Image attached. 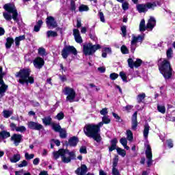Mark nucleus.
I'll return each mask as SVG.
<instances>
[{
  "label": "nucleus",
  "instance_id": "nucleus-24",
  "mask_svg": "<svg viewBox=\"0 0 175 175\" xmlns=\"http://www.w3.org/2000/svg\"><path fill=\"white\" fill-rule=\"evenodd\" d=\"M21 159V155H20V154H15L10 158V161L12 163H17Z\"/></svg>",
  "mask_w": 175,
  "mask_h": 175
},
{
  "label": "nucleus",
  "instance_id": "nucleus-20",
  "mask_svg": "<svg viewBox=\"0 0 175 175\" xmlns=\"http://www.w3.org/2000/svg\"><path fill=\"white\" fill-rule=\"evenodd\" d=\"M77 143H79V138L77 137H72L68 140V146H70V147H76Z\"/></svg>",
  "mask_w": 175,
  "mask_h": 175
},
{
  "label": "nucleus",
  "instance_id": "nucleus-42",
  "mask_svg": "<svg viewBox=\"0 0 175 175\" xmlns=\"http://www.w3.org/2000/svg\"><path fill=\"white\" fill-rule=\"evenodd\" d=\"M120 50L123 54H129V50L125 45H122L120 48Z\"/></svg>",
  "mask_w": 175,
  "mask_h": 175
},
{
  "label": "nucleus",
  "instance_id": "nucleus-34",
  "mask_svg": "<svg viewBox=\"0 0 175 175\" xmlns=\"http://www.w3.org/2000/svg\"><path fill=\"white\" fill-rule=\"evenodd\" d=\"M51 126H52V129H53L55 132H59V131L62 129L59 124H57L55 123H52Z\"/></svg>",
  "mask_w": 175,
  "mask_h": 175
},
{
  "label": "nucleus",
  "instance_id": "nucleus-15",
  "mask_svg": "<svg viewBox=\"0 0 175 175\" xmlns=\"http://www.w3.org/2000/svg\"><path fill=\"white\" fill-rule=\"evenodd\" d=\"M11 141L14 142V146H17L23 142V135L20 134H14L11 137Z\"/></svg>",
  "mask_w": 175,
  "mask_h": 175
},
{
  "label": "nucleus",
  "instance_id": "nucleus-32",
  "mask_svg": "<svg viewBox=\"0 0 175 175\" xmlns=\"http://www.w3.org/2000/svg\"><path fill=\"white\" fill-rule=\"evenodd\" d=\"M46 36L47 38H57L58 33H57V31L50 30L46 32Z\"/></svg>",
  "mask_w": 175,
  "mask_h": 175
},
{
  "label": "nucleus",
  "instance_id": "nucleus-39",
  "mask_svg": "<svg viewBox=\"0 0 175 175\" xmlns=\"http://www.w3.org/2000/svg\"><path fill=\"white\" fill-rule=\"evenodd\" d=\"M117 152L119 155H121V157H122L124 158V157H125V155H126V151H125V150L122 149L120 148H118L116 149Z\"/></svg>",
  "mask_w": 175,
  "mask_h": 175
},
{
  "label": "nucleus",
  "instance_id": "nucleus-55",
  "mask_svg": "<svg viewBox=\"0 0 175 175\" xmlns=\"http://www.w3.org/2000/svg\"><path fill=\"white\" fill-rule=\"evenodd\" d=\"M64 117H65V116L64 115V113H62V112L59 113L56 116V118H57V120H58L59 121H60V120H63Z\"/></svg>",
  "mask_w": 175,
  "mask_h": 175
},
{
  "label": "nucleus",
  "instance_id": "nucleus-41",
  "mask_svg": "<svg viewBox=\"0 0 175 175\" xmlns=\"http://www.w3.org/2000/svg\"><path fill=\"white\" fill-rule=\"evenodd\" d=\"M27 131V128L24 126H18L16 129V132H21V133H24Z\"/></svg>",
  "mask_w": 175,
  "mask_h": 175
},
{
  "label": "nucleus",
  "instance_id": "nucleus-10",
  "mask_svg": "<svg viewBox=\"0 0 175 175\" xmlns=\"http://www.w3.org/2000/svg\"><path fill=\"white\" fill-rule=\"evenodd\" d=\"M144 34L139 35L138 36H133L131 42V50L132 53H135L136 47H137V43H142L144 40Z\"/></svg>",
  "mask_w": 175,
  "mask_h": 175
},
{
  "label": "nucleus",
  "instance_id": "nucleus-9",
  "mask_svg": "<svg viewBox=\"0 0 175 175\" xmlns=\"http://www.w3.org/2000/svg\"><path fill=\"white\" fill-rule=\"evenodd\" d=\"M69 54H73L77 55V50L73 46H66L62 51V56L64 59H66L69 56Z\"/></svg>",
  "mask_w": 175,
  "mask_h": 175
},
{
  "label": "nucleus",
  "instance_id": "nucleus-46",
  "mask_svg": "<svg viewBox=\"0 0 175 175\" xmlns=\"http://www.w3.org/2000/svg\"><path fill=\"white\" fill-rule=\"evenodd\" d=\"M38 54L40 55H42V57H44V55H46V49L44 48H39L38 49Z\"/></svg>",
  "mask_w": 175,
  "mask_h": 175
},
{
  "label": "nucleus",
  "instance_id": "nucleus-2",
  "mask_svg": "<svg viewBox=\"0 0 175 175\" xmlns=\"http://www.w3.org/2000/svg\"><path fill=\"white\" fill-rule=\"evenodd\" d=\"M83 132L88 137L94 139L97 143H100L102 141V137H100V134L99 133V132H100V129H99L96 124H86L83 129Z\"/></svg>",
  "mask_w": 175,
  "mask_h": 175
},
{
  "label": "nucleus",
  "instance_id": "nucleus-16",
  "mask_svg": "<svg viewBox=\"0 0 175 175\" xmlns=\"http://www.w3.org/2000/svg\"><path fill=\"white\" fill-rule=\"evenodd\" d=\"M46 25L49 28H56L57 27V22L53 16H48L46 18Z\"/></svg>",
  "mask_w": 175,
  "mask_h": 175
},
{
  "label": "nucleus",
  "instance_id": "nucleus-63",
  "mask_svg": "<svg viewBox=\"0 0 175 175\" xmlns=\"http://www.w3.org/2000/svg\"><path fill=\"white\" fill-rule=\"evenodd\" d=\"M39 162H40V159L39 158H36L33 161V164L35 165L36 166L39 165Z\"/></svg>",
  "mask_w": 175,
  "mask_h": 175
},
{
  "label": "nucleus",
  "instance_id": "nucleus-29",
  "mask_svg": "<svg viewBox=\"0 0 175 175\" xmlns=\"http://www.w3.org/2000/svg\"><path fill=\"white\" fill-rule=\"evenodd\" d=\"M13 43H14V40H13L12 38H7V42L5 43V47L6 49H10L12 47V44H13Z\"/></svg>",
  "mask_w": 175,
  "mask_h": 175
},
{
  "label": "nucleus",
  "instance_id": "nucleus-5",
  "mask_svg": "<svg viewBox=\"0 0 175 175\" xmlns=\"http://www.w3.org/2000/svg\"><path fill=\"white\" fill-rule=\"evenodd\" d=\"M160 73L163 75L165 79H170L172 77V67L170 62L166 59H160L158 62Z\"/></svg>",
  "mask_w": 175,
  "mask_h": 175
},
{
  "label": "nucleus",
  "instance_id": "nucleus-7",
  "mask_svg": "<svg viewBox=\"0 0 175 175\" xmlns=\"http://www.w3.org/2000/svg\"><path fill=\"white\" fill-rule=\"evenodd\" d=\"M99 49H100L99 44L93 45L92 43L85 44H83V54L85 55H92Z\"/></svg>",
  "mask_w": 175,
  "mask_h": 175
},
{
  "label": "nucleus",
  "instance_id": "nucleus-53",
  "mask_svg": "<svg viewBox=\"0 0 175 175\" xmlns=\"http://www.w3.org/2000/svg\"><path fill=\"white\" fill-rule=\"evenodd\" d=\"M109 77L111 80H116V79H118V74L116 72H113L110 74Z\"/></svg>",
  "mask_w": 175,
  "mask_h": 175
},
{
  "label": "nucleus",
  "instance_id": "nucleus-35",
  "mask_svg": "<svg viewBox=\"0 0 175 175\" xmlns=\"http://www.w3.org/2000/svg\"><path fill=\"white\" fill-rule=\"evenodd\" d=\"M146 98V94L145 93H142L137 95V100L138 103H142L143 102V100Z\"/></svg>",
  "mask_w": 175,
  "mask_h": 175
},
{
  "label": "nucleus",
  "instance_id": "nucleus-11",
  "mask_svg": "<svg viewBox=\"0 0 175 175\" xmlns=\"http://www.w3.org/2000/svg\"><path fill=\"white\" fill-rule=\"evenodd\" d=\"M146 159H147V165H148V167H150V166H151V165H152V151H151V146H150V145H146Z\"/></svg>",
  "mask_w": 175,
  "mask_h": 175
},
{
  "label": "nucleus",
  "instance_id": "nucleus-8",
  "mask_svg": "<svg viewBox=\"0 0 175 175\" xmlns=\"http://www.w3.org/2000/svg\"><path fill=\"white\" fill-rule=\"evenodd\" d=\"M62 92L64 95H66L67 102H70V103H72V102H75V99L76 98V91H75V89L70 87H65L62 90Z\"/></svg>",
  "mask_w": 175,
  "mask_h": 175
},
{
  "label": "nucleus",
  "instance_id": "nucleus-50",
  "mask_svg": "<svg viewBox=\"0 0 175 175\" xmlns=\"http://www.w3.org/2000/svg\"><path fill=\"white\" fill-rule=\"evenodd\" d=\"M120 143L124 146H127L128 144V140L126 138L123 137L121 138L120 140Z\"/></svg>",
  "mask_w": 175,
  "mask_h": 175
},
{
  "label": "nucleus",
  "instance_id": "nucleus-27",
  "mask_svg": "<svg viewBox=\"0 0 175 175\" xmlns=\"http://www.w3.org/2000/svg\"><path fill=\"white\" fill-rule=\"evenodd\" d=\"M12 114H13V110L4 109L3 111V117H4V118H9V117L12 116Z\"/></svg>",
  "mask_w": 175,
  "mask_h": 175
},
{
  "label": "nucleus",
  "instance_id": "nucleus-56",
  "mask_svg": "<svg viewBox=\"0 0 175 175\" xmlns=\"http://www.w3.org/2000/svg\"><path fill=\"white\" fill-rule=\"evenodd\" d=\"M70 10H72V12L76 11V4L75 3V1H72L70 3Z\"/></svg>",
  "mask_w": 175,
  "mask_h": 175
},
{
  "label": "nucleus",
  "instance_id": "nucleus-52",
  "mask_svg": "<svg viewBox=\"0 0 175 175\" xmlns=\"http://www.w3.org/2000/svg\"><path fill=\"white\" fill-rule=\"evenodd\" d=\"M121 31H122V34L124 38L126 36V26H122L121 27Z\"/></svg>",
  "mask_w": 175,
  "mask_h": 175
},
{
  "label": "nucleus",
  "instance_id": "nucleus-38",
  "mask_svg": "<svg viewBox=\"0 0 175 175\" xmlns=\"http://www.w3.org/2000/svg\"><path fill=\"white\" fill-rule=\"evenodd\" d=\"M119 76L124 83H128V77H126V74H125V72L121 71L119 74Z\"/></svg>",
  "mask_w": 175,
  "mask_h": 175
},
{
  "label": "nucleus",
  "instance_id": "nucleus-43",
  "mask_svg": "<svg viewBox=\"0 0 175 175\" xmlns=\"http://www.w3.org/2000/svg\"><path fill=\"white\" fill-rule=\"evenodd\" d=\"M25 159H27V161H29L31 159H33V158H35V154H29L28 152H26L25 154Z\"/></svg>",
  "mask_w": 175,
  "mask_h": 175
},
{
  "label": "nucleus",
  "instance_id": "nucleus-14",
  "mask_svg": "<svg viewBox=\"0 0 175 175\" xmlns=\"http://www.w3.org/2000/svg\"><path fill=\"white\" fill-rule=\"evenodd\" d=\"M27 126L29 129H33L34 131H42V129H43V125L39 124L38 122L32 121L27 122Z\"/></svg>",
  "mask_w": 175,
  "mask_h": 175
},
{
  "label": "nucleus",
  "instance_id": "nucleus-6",
  "mask_svg": "<svg viewBox=\"0 0 175 175\" xmlns=\"http://www.w3.org/2000/svg\"><path fill=\"white\" fill-rule=\"evenodd\" d=\"M156 24H157V21L155 20V18L152 16H150V18H149L146 26V21L144 19H142L139 23V31L140 32H144L146 29H150V31H152Z\"/></svg>",
  "mask_w": 175,
  "mask_h": 175
},
{
  "label": "nucleus",
  "instance_id": "nucleus-4",
  "mask_svg": "<svg viewBox=\"0 0 175 175\" xmlns=\"http://www.w3.org/2000/svg\"><path fill=\"white\" fill-rule=\"evenodd\" d=\"M31 70L29 68H23L16 73V77L18 78L20 84H33L35 80L33 77H30Z\"/></svg>",
  "mask_w": 175,
  "mask_h": 175
},
{
  "label": "nucleus",
  "instance_id": "nucleus-64",
  "mask_svg": "<svg viewBox=\"0 0 175 175\" xmlns=\"http://www.w3.org/2000/svg\"><path fill=\"white\" fill-rule=\"evenodd\" d=\"M117 165H118V158H115L113 162V167H117Z\"/></svg>",
  "mask_w": 175,
  "mask_h": 175
},
{
  "label": "nucleus",
  "instance_id": "nucleus-25",
  "mask_svg": "<svg viewBox=\"0 0 175 175\" xmlns=\"http://www.w3.org/2000/svg\"><path fill=\"white\" fill-rule=\"evenodd\" d=\"M53 120V119H51V117L50 116H46L44 118H42V122L44 124V125H45L46 126H47L48 125H51V121Z\"/></svg>",
  "mask_w": 175,
  "mask_h": 175
},
{
  "label": "nucleus",
  "instance_id": "nucleus-48",
  "mask_svg": "<svg viewBox=\"0 0 175 175\" xmlns=\"http://www.w3.org/2000/svg\"><path fill=\"white\" fill-rule=\"evenodd\" d=\"M122 3V8L123 10H128V9H129V3L126 1H123Z\"/></svg>",
  "mask_w": 175,
  "mask_h": 175
},
{
  "label": "nucleus",
  "instance_id": "nucleus-58",
  "mask_svg": "<svg viewBox=\"0 0 175 175\" xmlns=\"http://www.w3.org/2000/svg\"><path fill=\"white\" fill-rule=\"evenodd\" d=\"M81 154H87V148L85 146H82L79 149Z\"/></svg>",
  "mask_w": 175,
  "mask_h": 175
},
{
  "label": "nucleus",
  "instance_id": "nucleus-60",
  "mask_svg": "<svg viewBox=\"0 0 175 175\" xmlns=\"http://www.w3.org/2000/svg\"><path fill=\"white\" fill-rule=\"evenodd\" d=\"M112 174L113 175H120V172L116 167L112 168Z\"/></svg>",
  "mask_w": 175,
  "mask_h": 175
},
{
  "label": "nucleus",
  "instance_id": "nucleus-47",
  "mask_svg": "<svg viewBox=\"0 0 175 175\" xmlns=\"http://www.w3.org/2000/svg\"><path fill=\"white\" fill-rule=\"evenodd\" d=\"M132 109H133V106L128 105L126 107H123L122 110L123 111H128V113H129Z\"/></svg>",
  "mask_w": 175,
  "mask_h": 175
},
{
  "label": "nucleus",
  "instance_id": "nucleus-54",
  "mask_svg": "<svg viewBox=\"0 0 175 175\" xmlns=\"http://www.w3.org/2000/svg\"><path fill=\"white\" fill-rule=\"evenodd\" d=\"M98 17H100V20L102 23H105V15L103 14V12H98Z\"/></svg>",
  "mask_w": 175,
  "mask_h": 175
},
{
  "label": "nucleus",
  "instance_id": "nucleus-36",
  "mask_svg": "<svg viewBox=\"0 0 175 175\" xmlns=\"http://www.w3.org/2000/svg\"><path fill=\"white\" fill-rule=\"evenodd\" d=\"M59 137L61 139H66V130L65 129H62L59 131Z\"/></svg>",
  "mask_w": 175,
  "mask_h": 175
},
{
  "label": "nucleus",
  "instance_id": "nucleus-22",
  "mask_svg": "<svg viewBox=\"0 0 175 175\" xmlns=\"http://www.w3.org/2000/svg\"><path fill=\"white\" fill-rule=\"evenodd\" d=\"M137 10L139 13H146L148 10L147 8V4H138L137 5Z\"/></svg>",
  "mask_w": 175,
  "mask_h": 175
},
{
  "label": "nucleus",
  "instance_id": "nucleus-28",
  "mask_svg": "<svg viewBox=\"0 0 175 175\" xmlns=\"http://www.w3.org/2000/svg\"><path fill=\"white\" fill-rule=\"evenodd\" d=\"M126 139L129 142H132L133 140V133L131 130H126Z\"/></svg>",
  "mask_w": 175,
  "mask_h": 175
},
{
  "label": "nucleus",
  "instance_id": "nucleus-49",
  "mask_svg": "<svg viewBox=\"0 0 175 175\" xmlns=\"http://www.w3.org/2000/svg\"><path fill=\"white\" fill-rule=\"evenodd\" d=\"M26 166H28V162L25 160H23L18 165V167H25Z\"/></svg>",
  "mask_w": 175,
  "mask_h": 175
},
{
  "label": "nucleus",
  "instance_id": "nucleus-26",
  "mask_svg": "<svg viewBox=\"0 0 175 175\" xmlns=\"http://www.w3.org/2000/svg\"><path fill=\"white\" fill-rule=\"evenodd\" d=\"M43 25V21L42 20H39L36 25L34 26V31L35 32H39L40 31V28L42 25Z\"/></svg>",
  "mask_w": 175,
  "mask_h": 175
},
{
  "label": "nucleus",
  "instance_id": "nucleus-59",
  "mask_svg": "<svg viewBox=\"0 0 175 175\" xmlns=\"http://www.w3.org/2000/svg\"><path fill=\"white\" fill-rule=\"evenodd\" d=\"M10 128H11V131H17V125H16V124L14 123H11L10 125Z\"/></svg>",
  "mask_w": 175,
  "mask_h": 175
},
{
  "label": "nucleus",
  "instance_id": "nucleus-37",
  "mask_svg": "<svg viewBox=\"0 0 175 175\" xmlns=\"http://www.w3.org/2000/svg\"><path fill=\"white\" fill-rule=\"evenodd\" d=\"M3 76H5V72H3L2 67H0V85L5 84L3 81Z\"/></svg>",
  "mask_w": 175,
  "mask_h": 175
},
{
  "label": "nucleus",
  "instance_id": "nucleus-12",
  "mask_svg": "<svg viewBox=\"0 0 175 175\" xmlns=\"http://www.w3.org/2000/svg\"><path fill=\"white\" fill-rule=\"evenodd\" d=\"M128 65L131 69H133V68H139L142 65V59H137L136 61L135 62L133 59L129 58L127 60Z\"/></svg>",
  "mask_w": 175,
  "mask_h": 175
},
{
  "label": "nucleus",
  "instance_id": "nucleus-18",
  "mask_svg": "<svg viewBox=\"0 0 175 175\" xmlns=\"http://www.w3.org/2000/svg\"><path fill=\"white\" fill-rule=\"evenodd\" d=\"M73 36L75 40V42L77 43H83V38H81V36L80 35V31L77 29H73Z\"/></svg>",
  "mask_w": 175,
  "mask_h": 175
},
{
  "label": "nucleus",
  "instance_id": "nucleus-21",
  "mask_svg": "<svg viewBox=\"0 0 175 175\" xmlns=\"http://www.w3.org/2000/svg\"><path fill=\"white\" fill-rule=\"evenodd\" d=\"M0 102L1 99L5 96V93L8 91V86L6 84L0 85Z\"/></svg>",
  "mask_w": 175,
  "mask_h": 175
},
{
  "label": "nucleus",
  "instance_id": "nucleus-51",
  "mask_svg": "<svg viewBox=\"0 0 175 175\" xmlns=\"http://www.w3.org/2000/svg\"><path fill=\"white\" fill-rule=\"evenodd\" d=\"M102 121L104 124H110V118H109V116H103Z\"/></svg>",
  "mask_w": 175,
  "mask_h": 175
},
{
  "label": "nucleus",
  "instance_id": "nucleus-44",
  "mask_svg": "<svg viewBox=\"0 0 175 175\" xmlns=\"http://www.w3.org/2000/svg\"><path fill=\"white\" fill-rule=\"evenodd\" d=\"M167 57L168 58V59H170V58H172V55H173V49H172V48H170L167 49Z\"/></svg>",
  "mask_w": 175,
  "mask_h": 175
},
{
  "label": "nucleus",
  "instance_id": "nucleus-1",
  "mask_svg": "<svg viewBox=\"0 0 175 175\" xmlns=\"http://www.w3.org/2000/svg\"><path fill=\"white\" fill-rule=\"evenodd\" d=\"M3 8L6 11L3 14L4 18L8 21H10L13 18L17 23L18 27H21L23 21L18 18V13L17 10H16V6L13 4H5Z\"/></svg>",
  "mask_w": 175,
  "mask_h": 175
},
{
  "label": "nucleus",
  "instance_id": "nucleus-40",
  "mask_svg": "<svg viewBox=\"0 0 175 175\" xmlns=\"http://www.w3.org/2000/svg\"><path fill=\"white\" fill-rule=\"evenodd\" d=\"M157 110L158 111H159V113H161L162 114H165V113L166 112V108H165V106L163 105H158Z\"/></svg>",
  "mask_w": 175,
  "mask_h": 175
},
{
  "label": "nucleus",
  "instance_id": "nucleus-23",
  "mask_svg": "<svg viewBox=\"0 0 175 175\" xmlns=\"http://www.w3.org/2000/svg\"><path fill=\"white\" fill-rule=\"evenodd\" d=\"M75 173L78 175H83L87 173V166L85 165H82L81 166V169L78 168L76 171Z\"/></svg>",
  "mask_w": 175,
  "mask_h": 175
},
{
  "label": "nucleus",
  "instance_id": "nucleus-30",
  "mask_svg": "<svg viewBox=\"0 0 175 175\" xmlns=\"http://www.w3.org/2000/svg\"><path fill=\"white\" fill-rule=\"evenodd\" d=\"M150 132V126L146 124L144 126V137L145 139H147L148 137V133Z\"/></svg>",
  "mask_w": 175,
  "mask_h": 175
},
{
  "label": "nucleus",
  "instance_id": "nucleus-45",
  "mask_svg": "<svg viewBox=\"0 0 175 175\" xmlns=\"http://www.w3.org/2000/svg\"><path fill=\"white\" fill-rule=\"evenodd\" d=\"M79 12H88V10H90V8H88V6L85 5H81L79 7Z\"/></svg>",
  "mask_w": 175,
  "mask_h": 175
},
{
  "label": "nucleus",
  "instance_id": "nucleus-57",
  "mask_svg": "<svg viewBox=\"0 0 175 175\" xmlns=\"http://www.w3.org/2000/svg\"><path fill=\"white\" fill-rule=\"evenodd\" d=\"M167 146L169 148H173V141L172 139H168L166 141Z\"/></svg>",
  "mask_w": 175,
  "mask_h": 175
},
{
  "label": "nucleus",
  "instance_id": "nucleus-3",
  "mask_svg": "<svg viewBox=\"0 0 175 175\" xmlns=\"http://www.w3.org/2000/svg\"><path fill=\"white\" fill-rule=\"evenodd\" d=\"M53 159H58L61 157L62 161L64 163H69L72 159H76L75 152H70L68 150L59 149L57 151H53L52 153Z\"/></svg>",
  "mask_w": 175,
  "mask_h": 175
},
{
  "label": "nucleus",
  "instance_id": "nucleus-17",
  "mask_svg": "<svg viewBox=\"0 0 175 175\" xmlns=\"http://www.w3.org/2000/svg\"><path fill=\"white\" fill-rule=\"evenodd\" d=\"M131 129L136 131L137 129V111H135L131 119Z\"/></svg>",
  "mask_w": 175,
  "mask_h": 175
},
{
  "label": "nucleus",
  "instance_id": "nucleus-61",
  "mask_svg": "<svg viewBox=\"0 0 175 175\" xmlns=\"http://www.w3.org/2000/svg\"><path fill=\"white\" fill-rule=\"evenodd\" d=\"M117 138H114L111 141V146H113L115 147H117V143H118Z\"/></svg>",
  "mask_w": 175,
  "mask_h": 175
},
{
  "label": "nucleus",
  "instance_id": "nucleus-13",
  "mask_svg": "<svg viewBox=\"0 0 175 175\" xmlns=\"http://www.w3.org/2000/svg\"><path fill=\"white\" fill-rule=\"evenodd\" d=\"M33 64L36 69H42L44 66V59L38 57L33 61Z\"/></svg>",
  "mask_w": 175,
  "mask_h": 175
},
{
  "label": "nucleus",
  "instance_id": "nucleus-19",
  "mask_svg": "<svg viewBox=\"0 0 175 175\" xmlns=\"http://www.w3.org/2000/svg\"><path fill=\"white\" fill-rule=\"evenodd\" d=\"M157 6H161V1H155L153 2L146 3V8L148 10V9H152V10H154Z\"/></svg>",
  "mask_w": 175,
  "mask_h": 175
},
{
  "label": "nucleus",
  "instance_id": "nucleus-33",
  "mask_svg": "<svg viewBox=\"0 0 175 175\" xmlns=\"http://www.w3.org/2000/svg\"><path fill=\"white\" fill-rule=\"evenodd\" d=\"M25 40V36H20L18 37H16L15 38L16 46H20V42H21V40Z\"/></svg>",
  "mask_w": 175,
  "mask_h": 175
},
{
  "label": "nucleus",
  "instance_id": "nucleus-62",
  "mask_svg": "<svg viewBox=\"0 0 175 175\" xmlns=\"http://www.w3.org/2000/svg\"><path fill=\"white\" fill-rule=\"evenodd\" d=\"M107 108H104L103 109L100 111V113L101 114V116H106V114H107Z\"/></svg>",
  "mask_w": 175,
  "mask_h": 175
},
{
  "label": "nucleus",
  "instance_id": "nucleus-31",
  "mask_svg": "<svg viewBox=\"0 0 175 175\" xmlns=\"http://www.w3.org/2000/svg\"><path fill=\"white\" fill-rule=\"evenodd\" d=\"M8 137H10V133L5 131L0 132V139H8Z\"/></svg>",
  "mask_w": 175,
  "mask_h": 175
}]
</instances>
